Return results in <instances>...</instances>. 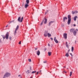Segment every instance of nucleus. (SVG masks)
<instances>
[{
	"label": "nucleus",
	"instance_id": "31",
	"mask_svg": "<svg viewBox=\"0 0 78 78\" xmlns=\"http://www.w3.org/2000/svg\"><path fill=\"white\" fill-rule=\"evenodd\" d=\"M74 12L75 14H76V13H78V11H75Z\"/></svg>",
	"mask_w": 78,
	"mask_h": 78
},
{
	"label": "nucleus",
	"instance_id": "4",
	"mask_svg": "<svg viewBox=\"0 0 78 78\" xmlns=\"http://www.w3.org/2000/svg\"><path fill=\"white\" fill-rule=\"evenodd\" d=\"M11 75L10 73H7L4 75V78H6V77H8V76H9Z\"/></svg>",
	"mask_w": 78,
	"mask_h": 78
},
{
	"label": "nucleus",
	"instance_id": "28",
	"mask_svg": "<svg viewBox=\"0 0 78 78\" xmlns=\"http://www.w3.org/2000/svg\"><path fill=\"white\" fill-rule=\"evenodd\" d=\"M72 14H75V12H74L73 11H72Z\"/></svg>",
	"mask_w": 78,
	"mask_h": 78
},
{
	"label": "nucleus",
	"instance_id": "9",
	"mask_svg": "<svg viewBox=\"0 0 78 78\" xmlns=\"http://www.w3.org/2000/svg\"><path fill=\"white\" fill-rule=\"evenodd\" d=\"M36 53L37 55L38 56H39V55H40L41 53L40 52V51H39V50H38L37 51Z\"/></svg>",
	"mask_w": 78,
	"mask_h": 78
},
{
	"label": "nucleus",
	"instance_id": "22",
	"mask_svg": "<svg viewBox=\"0 0 78 78\" xmlns=\"http://www.w3.org/2000/svg\"><path fill=\"white\" fill-rule=\"evenodd\" d=\"M48 37H51V35L50 34H49V33H48Z\"/></svg>",
	"mask_w": 78,
	"mask_h": 78
},
{
	"label": "nucleus",
	"instance_id": "50",
	"mask_svg": "<svg viewBox=\"0 0 78 78\" xmlns=\"http://www.w3.org/2000/svg\"><path fill=\"white\" fill-rule=\"evenodd\" d=\"M46 13H46L45 14H46Z\"/></svg>",
	"mask_w": 78,
	"mask_h": 78
},
{
	"label": "nucleus",
	"instance_id": "13",
	"mask_svg": "<svg viewBox=\"0 0 78 78\" xmlns=\"http://www.w3.org/2000/svg\"><path fill=\"white\" fill-rule=\"evenodd\" d=\"M47 22V19L45 18L44 20V24H46Z\"/></svg>",
	"mask_w": 78,
	"mask_h": 78
},
{
	"label": "nucleus",
	"instance_id": "6",
	"mask_svg": "<svg viewBox=\"0 0 78 78\" xmlns=\"http://www.w3.org/2000/svg\"><path fill=\"white\" fill-rule=\"evenodd\" d=\"M48 31H45L44 34V37H47L48 36Z\"/></svg>",
	"mask_w": 78,
	"mask_h": 78
},
{
	"label": "nucleus",
	"instance_id": "37",
	"mask_svg": "<svg viewBox=\"0 0 78 78\" xmlns=\"http://www.w3.org/2000/svg\"><path fill=\"white\" fill-rule=\"evenodd\" d=\"M50 39H51V41H53V38H51Z\"/></svg>",
	"mask_w": 78,
	"mask_h": 78
},
{
	"label": "nucleus",
	"instance_id": "15",
	"mask_svg": "<svg viewBox=\"0 0 78 78\" xmlns=\"http://www.w3.org/2000/svg\"><path fill=\"white\" fill-rule=\"evenodd\" d=\"M77 16H76L74 17V20L76 21V18H77Z\"/></svg>",
	"mask_w": 78,
	"mask_h": 78
},
{
	"label": "nucleus",
	"instance_id": "26",
	"mask_svg": "<svg viewBox=\"0 0 78 78\" xmlns=\"http://www.w3.org/2000/svg\"><path fill=\"white\" fill-rule=\"evenodd\" d=\"M28 61H29V62H31V59H28Z\"/></svg>",
	"mask_w": 78,
	"mask_h": 78
},
{
	"label": "nucleus",
	"instance_id": "38",
	"mask_svg": "<svg viewBox=\"0 0 78 78\" xmlns=\"http://www.w3.org/2000/svg\"><path fill=\"white\" fill-rule=\"evenodd\" d=\"M70 51V50L69 49L68 51V52H69Z\"/></svg>",
	"mask_w": 78,
	"mask_h": 78
},
{
	"label": "nucleus",
	"instance_id": "44",
	"mask_svg": "<svg viewBox=\"0 0 78 78\" xmlns=\"http://www.w3.org/2000/svg\"><path fill=\"white\" fill-rule=\"evenodd\" d=\"M76 31H78V29H76Z\"/></svg>",
	"mask_w": 78,
	"mask_h": 78
},
{
	"label": "nucleus",
	"instance_id": "35",
	"mask_svg": "<svg viewBox=\"0 0 78 78\" xmlns=\"http://www.w3.org/2000/svg\"><path fill=\"white\" fill-rule=\"evenodd\" d=\"M48 46H49V47H50V45L49 44H48Z\"/></svg>",
	"mask_w": 78,
	"mask_h": 78
},
{
	"label": "nucleus",
	"instance_id": "41",
	"mask_svg": "<svg viewBox=\"0 0 78 78\" xmlns=\"http://www.w3.org/2000/svg\"><path fill=\"white\" fill-rule=\"evenodd\" d=\"M37 48H35V50H37Z\"/></svg>",
	"mask_w": 78,
	"mask_h": 78
},
{
	"label": "nucleus",
	"instance_id": "49",
	"mask_svg": "<svg viewBox=\"0 0 78 78\" xmlns=\"http://www.w3.org/2000/svg\"><path fill=\"white\" fill-rule=\"evenodd\" d=\"M67 69H69V68H67Z\"/></svg>",
	"mask_w": 78,
	"mask_h": 78
},
{
	"label": "nucleus",
	"instance_id": "42",
	"mask_svg": "<svg viewBox=\"0 0 78 78\" xmlns=\"http://www.w3.org/2000/svg\"><path fill=\"white\" fill-rule=\"evenodd\" d=\"M30 70H31V67H30Z\"/></svg>",
	"mask_w": 78,
	"mask_h": 78
},
{
	"label": "nucleus",
	"instance_id": "45",
	"mask_svg": "<svg viewBox=\"0 0 78 78\" xmlns=\"http://www.w3.org/2000/svg\"><path fill=\"white\" fill-rule=\"evenodd\" d=\"M63 67H64V68H65L66 66H64Z\"/></svg>",
	"mask_w": 78,
	"mask_h": 78
},
{
	"label": "nucleus",
	"instance_id": "27",
	"mask_svg": "<svg viewBox=\"0 0 78 78\" xmlns=\"http://www.w3.org/2000/svg\"><path fill=\"white\" fill-rule=\"evenodd\" d=\"M72 72L71 71L70 72V76H72Z\"/></svg>",
	"mask_w": 78,
	"mask_h": 78
},
{
	"label": "nucleus",
	"instance_id": "10",
	"mask_svg": "<svg viewBox=\"0 0 78 78\" xmlns=\"http://www.w3.org/2000/svg\"><path fill=\"white\" fill-rule=\"evenodd\" d=\"M26 72L27 74H29V73H31V71L28 70L27 71H26Z\"/></svg>",
	"mask_w": 78,
	"mask_h": 78
},
{
	"label": "nucleus",
	"instance_id": "24",
	"mask_svg": "<svg viewBox=\"0 0 78 78\" xmlns=\"http://www.w3.org/2000/svg\"><path fill=\"white\" fill-rule=\"evenodd\" d=\"M41 72V71H40L39 72H37V75L38 73H40Z\"/></svg>",
	"mask_w": 78,
	"mask_h": 78
},
{
	"label": "nucleus",
	"instance_id": "29",
	"mask_svg": "<svg viewBox=\"0 0 78 78\" xmlns=\"http://www.w3.org/2000/svg\"><path fill=\"white\" fill-rule=\"evenodd\" d=\"M18 76H20V78H22V77L20 75H19Z\"/></svg>",
	"mask_w": 78,
	"mask_h": 78
},
{
	"label": "nucleus",
	"instance_id": "3",
	"mask_svg": "<svg viewBox=\"0 0 78 78\" xmlns=\"http://www.w3.org/2000/svg\"><path fill=\"white\" fill-rule=\"evenodd\" d=\"M20 18H21L20 17H19L18 19V21L19 22H22V21H23V17H22L21 18V20H20Z\"/></svg>",
	"mask_w": 78,
	"mask_h": 78
},
{
	"label": "nucleus",
	"instance_id": "5",
	"mask_svg": "<svg viewBox=\"0 0 78 78\" xmlns=\"http://www.w3.org/2000/svg\"><path fill=\"white\" fill-rule=\"evenodd\" d=\"M18 28H19V25L17 26L16 27L15 29V32L14 33V35H16V34H17V30H18Z\"/></svg>",
	"mask_w": 78,
	"mask_h": 78
},
{
	"label": "nucleus",
	"instance_id": "36",
	"mask_svg": "<svg viewBox=\"0 0 78 78\" xmlns=\"http://www.w3.org/2000/svg\"><path fill=\"white\" fill-rule=\"evenodd\" d=\"M70 55L72 56V53H70Z\"/></svg>",
	"mask_w": 78,
	"mask_h": 78
},
{
	"label": "nucleus",
	"instance_id": "12",
	"mask_svg": "<svg viewBox=\"0 0 78 78\" xmlns=\"http://www.w3.org/2000/svg\"><path fill=\"white\" fill-rule=\"evenodd\" d=\"M75 31V29H71L70 30V32H74Z\"/></svg>",
	"mask_w": 78,
	"mask_h": 78
},
{
	"label": "nucleus",
	"instance_id": "16",
	"mask_svg": "<svg viewBox=\"0 0 78 78\" xmlns=\"http://www.w3.org/2000/svg\"><path fill=\"white\" fill-rule=\"evenodd\" d=\"M66 47H67L68 48H69V45H68V44H67V42H66Z\"/></svg>",
	"mask_w": 78,
	"mask_h": 78
},
{
	"label": "nucleus",
	"instance_id": "17",
	"mask_svg": "<svg viewBox=\"0 0 78 78\" xmlns=\"http://www.w3.org/2000/svg\"><path fill=\"white\" fill-rule=\"evenodd\" d=\"M76 33L77 32H76V31H74V32H73V33L74 36H76Z\"/></svg>",
	"mask_w": 78,
	"mask_h": 78
},
{
	"label": "nucleus",
	"instance_id": "23",
	"mask_svg": "<svg viewBox=\"0 0 78 78\" xmlns=\"http://www.w3.org/2000/svg\"><path fill=\"white\" fill-rule=\"evenodd\" d=\"M30 2V1L29 0H26V2L27 3V4H29V2Z\"/></svg>",
	"mask_w": 78,
	"mask_h": 78
},
{
	"label": "nucleus",
	"instance_id": "2",
	"mask_svg": "<svg viewBox=\"0 0 78 78\" xmlns=\"http://www.w3.org/2000/svg\"><path fill=\"white\" fill-rule=\"evenodd\" d=\"M71 16L70 15H68V21L67 22L68 25H69L70 23V22L71 21Z\"/></svg>",
	"mask_w": 78,
	"mask_h": 78
},
{
	"label": "nucleus",
	"instance_id": "43",
	"mask_svg": "<svg viewBox=\"0 0 78 78\" xmlns=\"http://www.w3.org/2000/svg\"><path fill=\"white\" fill-rule=\"evenodd\" d=\"M73 25H74V27H75V26H76V25H75V24H74Z\"/></svg>",
	"mask_w": 78,
	"mask_h": 78
},
{
	"label": "nucleus",
	"instance_id": "32",
	"mask_svg": "<svg viewBox=\"0 0 78 78\" xmlns=\"http://www.w3.org/2000/svg\"><path fill=\"white\" fill-rule=\"evenodd\" d=\"M43 24V22H42L41 23L40 25H42Z\"/></svg>",
	"mask_w": 78,
	"mask_h": 78
},
{
	"label": "nucleus",
	"instance_id": "39",
	"mask_svg": "<svg viewBox=\"0 0 78 78\" xmlns=\"http://www.w3.org/2000/svg\"><path fill=\"white\" fill-rule=\"evenodd\" d=\"M44 51H46V50H47V48H45L44 49Z\"/></svg>",
	"mask_w": 78,
	"mask_h": 78
},
{
	"label": "nucleus",
	"instance_id": "8",
	"mask_svg": "<svg viewBox=\"0 0 78 78\" xmlns=\"http://www.w3.org/2000/svg\"><path fill=\"white\" fill-rule=\"evenodd\" d=\"M63 37L65 39H66L67 37V34L66 33H64L63 34Z\"/></svg>",
	"mask_w": 78,
	"mask_h": 78
},
{
	"label": "nucleus",
	"instance_id": "40",
	"mask_svg": "<svg viewBox=\"0 0 78 78\" xmlns=\"http://www.w3.org/2000/svg\"><path fill=\"white\" fill-rule=\"evenodd\" d=\"M8 25H7L6 26V28H7L8 27Z\"/></svg>",
	"mask_w": 78,
	"mask_h": 78
},
{
	"label": "nucleus",
	"instance_id": "34",
	"mask_svg": "<svg viewBox=\"0 0 78 78\" xmlns=\"http://www.w3.org/2000/svg\"><path fill=\"white\" fill-rule=\"evenodd\" d=\"M19 44H21V41H20L19 42Z\"/></svg>",
	"mask_w": 78,
	"mask_h": 78
},
{
	"label": "nucleus",
	"instance_id": "25",
	"mask_svg": "<svg viewBox=\"0 0 78 78\" xmlns=\"http://www.w3.org/2000/svg\"><path fill=\"white\" fill-rule=\"evenodd\" d=\"M36 71H34L31 73H36Z\"/></svg>",
	"mask_w": 78,
	"mask_h": 78
},
{
	"label": "nucleus",
	"instance_id": "47",
	"mask_svg": "<svg viewBox=\"0 0 78 78\" xmlns=\"http://www.w3.org/2000/svg\"><path fill=\"white\" fill-rule=\"evenodd\" d=\"M0 41H1V40L0 39Z\"/></svg>",
	"mask_w": 78,
	"mask_h": 78
},
{
	"label": "nucleus",
	"instance_id": "11",
	"mask_svg": "<svg viewBox=\"0 0 78 78\" xmlns=\"http://www.w3.org/2000/svg\"><path fill=\"white\" fill-rule=\"evenodd\" d=\"M67 18L66 17H64L63 19V22H65L66 20H67Z\"/></svg>",
	"mask_w": 78,
	"mask_h": 78
},
{
	"label": "nucleus",
	"instance_id": "7",
	"mask_svg": "<svg viewBox=\"0 0 78 78\" xmlns=\"http://www.w3.org/2000/svg\"><path fill=\"white\" fill-rule=\"evenodd\" d=\"M54 41L57 44L59 43V41H58V40H57L56 37H54Z\"/></svg>",
	"mask_w": 78,
	"mask_h": 78
},
{
	"label": "nucleus",
	"instance_id": "21",
	"mask_svg": "<svg viewBox=\"0 0 78 78\" xmlns=\"http://www.w3.org/2000/svg\"><path fill=\"white\" fill-rule=\"evenodd\" d=\"M53 21H51L49 23V25L50 26V25H51L53 23Z\"/></svg>",
	"mask_w": 78,
	"mask_h": 78
},
{
	"label": "nucleus",
	"instance_id": "14",
	"mask_svg": "<svg viewBox=\"0 0 78 78\" xmlns=\"http://www.w3.org/2000/svg\"><path fill=\"white\" fill-rule=\"evenodd\" d=\"M28 6V4H26L25 5V8H27Z\"/></svg>",
	"mask_w": 78,
	"mask_h": 78
},
{
	"label": "nucleus",
	"instance_id": "18",
	"mask_svg": "<svg viewBox=\"0 0 78 78\" xmlns=\"http://www.w3.org/2000/svg\"><path fill=\"white\" fill-rule=\"evenodd\" d=\"M74 50V48L73 47H72V49H71V51L72 52H73Z\"/></svg>",
	"mask_w": 78,
	"mask_h": 78
},
{
	"label": "nucleus",
	"instance_id": "1",
	"mask_svg": "<svg viewBox=\"0 0 78 78\" xmlns=\"http://www.w3.org/2000/svg\"><path fill=\"white\" fill-rule=\"evenodd\" d=\"M2 37L3 39H8L9 37V33L7 32L5 34V35H3Z\"/></svg>",
	"mask_w": 78,
	"mask_h": 78
},
{
	"label": "nucleus",
	"instance_id": "19",
	"mask_svg": "<svg viewBox=\"0 0 78 78\" xmlns=\"http://www.w3.org/2000/svg\"><path fill=\"white\" fill-rule=\"evenodd\" d=\"M65 56H66V57H69V53H67L66 54Z\"/></svg>",
	"mask_w": 78,
	"mask_h": 78
},
{
	"label": "nucleus",
	"instance_id": "46",
	"mask_svg": "<svg viewBox=\"0 0 78 78\" xmlns=\"http://www.w3.org/2000/svg\"><path fill=\"white\" fill-rule=\"evenodd\" d=\"M33 78V77H32L31 76V77H30V78Z\"/></svg>",
	"mask_w": 78,
	"mask_h": 78
},
{
	"label": "nucleus",
	"instance_id": "30",
	"mask_svg": "<svg viewBox=\"0 0 78 78\" xmlns=\"http://www.w3.org/2000/svg\"><path fill=\"white\" fill-rule=\"evenodd\" d=\"M47 62V61L45 60V61H44L43 62L44 63H46V62Z\"/></svg>",
	"mask_w": 78,
	"mask_h": 78
},
{
	"label": "nucleus",
	"instance_id": "20",
	"mask_svg": "<svg viewBox=\"0 0 78 78\" xmlns=\"http://www.w3.org/2000/svg\"><path fill=\"white\" fill-rule=\"evenodd\" d=\"M51 52H48V56H51Z\"/></svg>",
	"mask_w": 78,
	"mask_h": 78
},
{
	"label": "nucleus",
	"instance_id": "33",
	"mask_svg": "<svg viewBox=\"0 0 78 78\" xmlns=\"http://www.w3.org/2000/svg\"><path fill=\"white\" fill-rule=\"evenodd\" d=\"M9 39L10 40H11V39H12V38H11V37H10L9 38Z\"/></svg>",
	"mask_w": 78,
	"mask_h": 78
},
{
	"label": "nucleus",
	"instance_id": "48",
	"mask_svg": "<svg viewBox=\"0 0 78 78\" xmlns=\"http://www.w3.org/2000/svg\"><path fill=\"white\" fill-rule=\"evenodd\" d=\"M67 72H66V73H67Z\"/></svg>",
	"mask_w": 78,
	"mask_h": 78
}]
</instances>
